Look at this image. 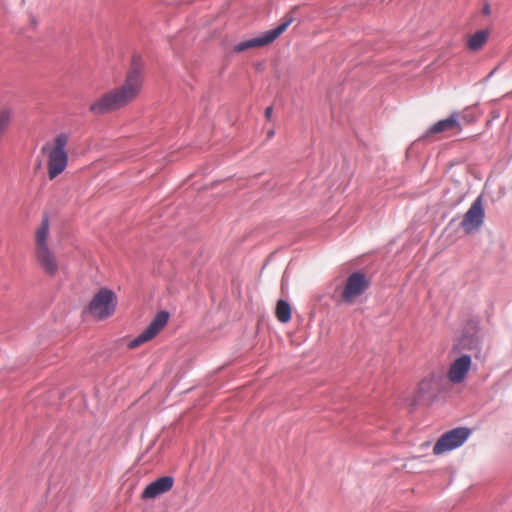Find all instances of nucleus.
Masks as SVG:
<instances>
[{
  "instance_id": "obj_4",
  "label": "nucleus",
  "mask_w": 512,
  "mask_h": 512,
  "mask_svg": "<svg viewBox=\"0 0 512 512\" xmlns=\"http://www.w3.org/2000/svg\"><path fill=\"white\" fill-rule=\"evenodd\" d=\"M292 22L293 17L286 16L284 17L283 22L276 28L266 31L258 37L242 41L235 45L234 51L239 53L248 49L266 46L275 41L282 33H284Z\"/></svg>"
},
{
  "instance_id": "obj_12",
  "label": "nucleus",
  "mask_w": 512,
  "mask_h": 512,
  "mask_svg": "<svg viewBox=\"0 0 512 512\" xmlns=\"http://www.w3.org/2000/svg\"><path fill=\"white\" fill-rule=\"evenodd\" d=\"M444 131H455L456 133L461 131V125L458 120V113H452L447 119L440 120L432 125L427 131L425 137L442 133Z\"/></svg>"
},
{
  "instance_id": "obj_2",
  "label": "nucleus",
  "mask_w": 512,
  "mask_h": 512,
  "mask_svg": "<svg viewBox=\"0 0 512 512\" xmlns=\"http://www.w3.org/2000/svg\"><path fill=\"white\" fill-rule=\"evenodd\" d=\"M68 143L69 136L66 133H60L42 146L41 152L46 157L47 176L49 180L55 179L67 168Z\"/></svg>"
},
{
  "instance_id": "obj_20",
  "label": "nucleus",
  "mask_w": 512,
  "mask_h": 512,
  "mask_svg": "<svg viewBox=\"0 0 512 512\" xmlns=\"http://www.w3.org/2000/svg\"><path fill=\"white\" fill-rule=\"evenodd\" d=\"M484 13H485V14H487V15L490 13V9H489V7H488V6H486V7L484 8Z\"/></svg>"
},
{
  "instance_id": "obj_5",
  "label": "nucleus",
  "mask_w": 512,
  "mask_h": 512,
  "mask_svg": "<svg viewBox=\"0 0 512 512\" xmlns=\"http://www.w3.org/2000/svg\"><path fill=\"white\" fill-rule=\"evenodd\" d=\"M471 431L466 427H458L444 433L433 447V453L440 455L460 447L470 436Z\"/></svg>"
},
{
  "instance_id": "obj_13",
  "label": "nucleus",
  "mask_w": 512,
  "mask_h": 512,
  "mask_svg": "<svg viewBox=\"0 0 512 512\" xmlns=\"http://www.w3.org/2000/svg\"><path fill=\"white\" fill-rule=\"evenodd\" d=\"M50 232V221L47 215L42 217V220L35 230V250L50 248L48 244Z\"/></svg>"
},
{
  "instance_id": "obj_16",
  "label": "nucleus",
  "mask_w": 512,
  "mask_h": 512,
  "mask_svg": "<svg viewBox=\"0 0 512 512\" xmlns=\"http://www.w3.org/2000/svg\"><path fill=\"white\" fill-rule=\"evenodd\" d=\"M276 317L281 323H287L291 319V307L285 300H279L276 305Z\"/></svg>"
},
{
  "instance_id": "obj_11",
  "label": "nucleus",
  "mask_w": 512,
  "mask_h": 512,
  "mask_svg": "<svg viewBox=\"0 0 512 512\" xmlns=\"http://www.w3.org/2000/svg\"><path fill=\"white\" fill-rule=\"evenodd\" d=\"M174 480L170 476L160 477L151 482L142 492V499H153L168 492L173 487Z\"/></svg>"
},
{
  "instance_id": "obj_1",
  "label": "nucleus",
  "mask_w": 512,
  "mask_h": 512,
  "mask_svg": "<svg viewBox=\"0 0 512 512\" xmlns=\"http://www.w3.org/2000/svg\"><path fill=\"white\" fill-rule=\"evenodd\" d=\"M143 82L142 68L134 58L124 82L104 92L93 101L89 106L90 113L99 116L121 110L139 96Z\"/></svg>"
},
{
  "instance_id": "obj_7",
  "label": "nucleus",
  "mask_w": 512,
  "mask_h": 512,
  "mask_svg": "<svg viewBox=\"0 0 512 512\" xmlns=\"http://www.w3.org/2000/svg\"><path fill=\"white\" fill-rule=\"evenodd\" d=\"M169 319V313L166 311L159 312L149 326L136 338L132 339L128 343L129 349H134L140 345L152 340L167 324Z\"/></svg>"
},
{
  "instance_id": "obj_6",
  "label": "nucleus",
  "mask_w": 512,
  "mask_h": 512,
  "mask_svg": "<svg viewBox=\"0 0 512 512\" xmlns=\"http://www.w3.org/2000/svg\"><path fill=\"white\" fill-rule=\"evenodd\" d=\"M370 283L367 277L361 272L352 273L346 280L341 293L343 302L352 304L369 287Z\"/></svg>"
},
{
  "instance_id": "obj_14",
  "label": "nucleus",
  "mask_w": 512,
  "mask_h": 512,
  "mask_svg": "<svg viewBox=\"0 0 512 512\" xmlns=\"http://www.w3.org/2000/svg\"><path fill=\"white\" fill-rule=\"evenodd\" d=\"M437 388V383L434 375H429L425 377L420 383L418 384V387L416 389V400H422L426 398L427 396L432 395Z\"/></svg>"
},
{
  "instance_id": "obj_8",
  "label": "nucleus",
  "mask_w": 512,
  "mask_h": 512,
  "mask_svg": "<svg viewBox=\"0 0 512 512\" xmlns=\"http://www.w3.org/2000/svg\"><path fill=\"white\" fill-rule=\"evenodd\" d=\"M482 198L478 197L464 214L461 226L466 233H472L480 228L484 221Z\"/></svg>"
},
{
  "instance_id": "obj_9",
  "label": "nucleus",
  "mask_w": 512,
  "mask_h": 512,
  "mask_svg": "<svg viewBox=\"0 0 512 512\" xmlns=\"http://www.w3.org/2000/svg\"><path fill=\"white\" fill-rule=\"evenodd\" d=\"M34 254L36 263L43 273L49 277H55L60 264L53 250L51 248L35 250Z\"/></svg>"
},
{
  "instance_id": "obj_19",
  "label": "nucleus",
  "mask_w": 512,
  "mask_h": 512,
  "mask_svg": "<svg viewBox=\"0 0 512 512\" xmlns=\"http://www.w3.org/2000/svg\"><path fill=\"white\" fill-rule=\"evenodd\" d=\"M275 134V131L273 129L267 131V138L271 139Z\"/></svg>"
},
{
  "instance_id": "obj_17",
  "label": "nucleus",
  "mask_w": 512,
  "mask_h": 512,
  "mask_svg": "<svg viewBox=\"0 0 512 512\" xmlns=\"http://www.w3.org/2000/svg\"><path fill=\"white\" fill-rule=\"evenodd\" d=\"M478 347V340L474 337H462L458 343L453 347L454 351H461L463 349L473 350Z\"/></svg>"
},
{
  "instance_id": "obj_3",
  "label": "nucleus",
  "mask_w": 512,
  "mask_h": 512,
  "mask_svg": "<svg viewBox=\"0 0 512 512\" xmlns=\"http://www.w3.org/2000/svg\"><path fill=\"white\" fill-rule=\"evenodd\" d=\"M117 299L115 293L107 288H101L89 303L90 314L98 319L103 320L115 312Z\"/></svg>"
},
{
  "instance_id": "obj_10",
  "label": "nucleus",
  "mask_w": 512,
  "mask_h": 512,
  "mask_svg": "<svg viewBox=\"0 0 512 512\" xmlns=\"http://www.w3.org/2000/svg\"><path fill=\"white\" fill-rule=\"evenodd\" d=\"M472 366V359L469 355H461L456 358L449 366L447 377L452 384L462 383Z\"/></svg>"
},
{
  "instance_id": "obj_15",
  "label": "nucleus",
  "mask_w": 512,
  "mask_h": 512,
  "mask_svg": "<svg viewBox=\"0 0 512 512\" xmlns=\"http://www.w3.org/2000/svg\"><path fill=\"white\" fill-rule=\"evenodd\" d=\"M489 38V32L486 30H480L472 35L468 36L467 47L470 51L476 52L481 50L487 43Z\"/></svg>"
},
{
  "instance_id": "obj_18",
  "label": "nucleus",
  "mask_w": 512,
  "mask_h": 512,
  "mask_svg": "<svg viewBox=\"0 0 512 512\" xmlns=\"http://www.w3.org/2000/svg\"><path fill=\"white\" fill-rule=\"evenodd\" d=\"M272 112H273V109L271 106H268L266 109H265V117L270 120L271 117H272Z\"/></svg>"
}]
</instances>
